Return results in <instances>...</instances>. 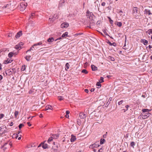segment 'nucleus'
<instances>
[{"mask_svg": "<svg viewBox=\"0 0 152 152\" xmlns=\"http://www.w3.org/2000/svg\"><path fill=\"white\" fill-rule=\"evenodd\" d=\"M143 113H142L141 115L139 116V118L141 116H142V118L143 119H145L149 117L151 115V113L149 112L150 111V110L147 109H144L142 110Z\"/></svg>", "mask_w": 152, "mask_h": 152, "instance_id": "f257e3e1", "label": "nucleus"}, {"mask_svg": "<svg viewBox=\"0 0 152 152\" xmlns=\"http://www.w3.org/2000/svg\"><path fill=\"white\" fill-rule=\"evenodd\" d=\"M86 16L87 18H89L90 19H92L93 14L91 12H90L88 10H87L86 12Z\"/></svg>", "mask_w": 152, "mask_h": 152, "instance_id": "f03ea898", "label": "nucleus"}, {"mask_svg": "<svg viewBox=\"0 0 152 152\" xmlns=\"http://www.w3.org/2000/svg\"><path fill=\"white\" fill-rule=\"evenodd\" d=\"M27 5V3H26V4L22 3L20 4V10L21 11H23L24 10Z\"/></svg>", "mask_w": 152, "mask_h": 152, "instance_id": "7ed1b4c3", "label": "nucleus"}, {"mask_svg": "<svg viewBox=\"0 0 152 152\" xmlns=\"http://www.w3.org/2000/svg\"><path fill=\"white\" fill-rule=\"evenodd\" d=\"M99 143H95L91 145L89 148H96L99 147Z\"/></svg>", "mask_w": 152, "mask_h": 152, "instance_id": "20e7f679", "label": "nucleus"}, {"mask_svg": "<svg viewBox=\"0 0 152 152\" xmlns=\"http://www.w3.org/2000/svg\"><path fill=\"white\" fill-rule=\"evenodd\" d=\"M86 115L83 113L81 112L79 114V116L81 119H85L86 117Z\"/></svg>", "mask_w": 152, "mask_h": 152, "instance_id": "39448f33", "label": "nucleus"}, {"mask_svg": "<svg viewBox=\"0 0 152 152\" xmlns=\"http://www.w3.org/2000/svg\"><path fill=\"white\" fill-rule=\"evenodd\" d=\"M23 43L22 42H20L18 44L16 45L15 46V48L17 49H20L21 48V47L23 46Z\"/></svg>", "mask_w": 152, "mask_h": 152, "instance_id": "423d86ee", "label": "nucleus"}, {"mask_svg": "<svg viewBox=\"0 0 152 152\" xmlns=\"http://www.w3.org/2000/svg\"><path fill=\"white\" fill-rule=\"evenodd\" d=\"M69 24L67 23H62L61 25V27L62 28H66L69 26Z\"/></svg>", "mask_w": 152, "mask_h": 152, "instance_id": "0eeeda50", "label": "nucleus"}, {"mask_svg": "<svg viewBox=\"0 0 152 152\" xmlns=\"http://www.w3.org/2000/svg\"><path fill=\"white\" fill-rule=\"evenodd\" d=\"M22 34V31H20L16 35L15 37L16 38H18Z\"/></svg>", "mask_w": 152, "mask_h": 152, "instance_id": "6e6552de", "label": "nucleus"}, {"mask_svg": "<svg viewBox=\"0 0 152 152\" xmlns=\"http://www.w3.org/2000/svg\"><path fill=\"white\" fill-rule=\"evenodd\" d=\"M53 109V108L52 106L49 105H48L45 107V110H52Z\"/></svg>", "mask_w": 152, "mask_h": 152, "instance_id": "1a4fd4ad", "label": "nucleus"}, {"mask_svg": "<svg viewBox=\"0 0 152 152\" xmlns=\"http://www.w3.org/2000/svg\"><path fill=\"white\" fill-rule=\"evenodd\" d=\"M12 72L10 69H8L5 71V74L6 75H11Z\"/></svg>", "mask_w": 152, "mask_h": 152, "instance_id": "9d476101", "label": "nucleus"}, {"mask_svg": "<svg viewBox=\"0 0 152 152\" xmlns=\"http://www.w3.org/2000/svg\"><path fill=\"white\" fill-rule=\"evenodd\" d=\"M76 137L73 134H72L71 135V138L70 139V141L71 142H74L76 140Z\"/></svg>", "mask_w": 152, "mask_h": 152, "instance_id": "9b49d317", "label": "nucleus"}, {"mask_svg": "<svg viewBox=\"0 0 152 152\" xmlns=\"http://www.w3.org/2000/svg\"><path fill=\"white\" fill-rule=\"evenodd\" d=\"M141 42L142 43H143L145 45H147L148 42L147 40H146L145 39H141Z\"/></svg>", "mask_w": 152, "mask_h": 152, "instance_id": "f8f14e48", "label": "nucleus"}, {"mask_svg": "<svg viewBox=\"0 0 152 152\" xmlns=\"http://www.w3.org/2000/svg\"><path fill=\"white\" fill-rule=\"evenodd\" d=\"M145 14H148L149 15H150L152 14L151 13L150 10L148 9H145L144 11Z\"/></svg>", "mask_w": 152, "mask_h": 152, "instance_id": "ddd939ff", "label": "nucleus"}, {"mask_svg": "<svg viewBox=\"0 0 152 152\" xmlns=\"http://www.w3.org/2000/svg\"><path fill=\"white\" fill-rule=\"evenodd\" d=\"M91 67L92 71H95L97 69V67L94 65H92Z\"/></svg>", "mask_w": 152, "mask_h": 152, "instance_id": "4468645a", "label": "nucleus"}, {"mask_svg": "<svg viewBox=\"0 0 152 152\" xmlns=\"http://www.w3.org/2000/svg\"><path fill=\"white\" fill-rule=\"evenodd\" d=\"M42 147L44 149H46L48 148V145L47 144L42 143Z\"/></svg>", "mask_w": 152, "mask_h": 152, "instance_id": "2eb2a0df", "label": "nucleus"}, {"mask_svg": "<svg viewBox=\"0 0 152 152\" xmlns=\"http://www.w3.org/2000/svg\"><path fill=\"white\" fill-rule=\"evenodd\" d=\"M54 40V39L53 37L49 38L47 40L49 42H52Z\"/></svg>", "mask_w": 152, "mask_h": 152, "instance_id": "dca6fc26", "label": "nucleus"}, {"mask_svg": "<svg viewBox=\"0 0 152 152\" xmlns=\"http://www.w3.org/2000/svg\"><path fill=\"white\" fill-rule=\"evenodd\" d=\"M12 61V60L11 59H7V60H6L4 62L5 64H7L9 63H11Z\"/></svg>", "mask_w": 152, "mask_h": 152, "instance_id": "f3484780", "label": "nucleus"}, {"mask_svg": "<svg viewBox=\"0 0 152 152\" xmlns=\"http://www.w3.org/2000/svg\"><path fill=\"white\" fill-rule=\"evenodd\" d=\"M31 57V56H26L25 57V58L27 61H29L30 60Z\"/></svg>", "mask_w": 152, "mask_h": 152, "instance_id": "a211bd4d", "label": "nucleus"}, {"mask_svg": "<svg viewBox=\"0 0 152 152\" xmlns=\"http://www.w3.org/2000/svg\"><path fill=\"white\" fill-rule=\"evenodd\" d=\"M146 33H148V34L150 35L152 34V29H149L146 31Z\"/></svg>", "mask_w": 152, "mask_h": 152, "instance_id": "6ab92c4d", "label": "nucleus"}, {"mask_svg": "<svg viewBox=\"0 0 152 152\" xmlns=\"http://www.w3.org/2000/svg\"><path fill=\"white\" fill-rule=\"evenodd\" d=\"M14 54V53L12 52H11L10 53L8 54V56L10 58H11Z\"/></svg>", "mask_w": 152, "mask_h": 152, "instance_id": "aec40b11", "label": "nucleus"}, {"mask_svg": "<svg viewBox=\"0 0 152 152\" xmlns=\"http://www.w3.org/2000/svg\"><path fill=\"white\" fill-rule=\"evenodd\" d=\"M65 66L66 68H65V69L66 70H67L68 69H69V64L68 63H66V64Z\"/></svg>", "mask_w": 152, "mask_h": 152, "instance_id": "412c9836", "label": "nucleus"}, {"mask_svg": "<svg viewBox=\"0 0 152 152\" xmlns=\"http://www.w3.org/2000/svg\"><path fill=\"white\" fill-rule=\"evenodd\" d=\"M53 140V137H51L50 138H49L48 140V143H50V142H51Z\"/></svg>", "mask_w": 152, "mask_h": 152, "instance_id": "4be33fe9", "label": "nucleus"}, {"mask_svg": "<svg viewBox=\"0 0 152 152\" xmlns=\"http://www.w3.org/2000/svg\"><path fill=\"white\" fill-rule=\"evenodd\" d=\"M68 34V32H66L62 34L61 37H64L65 36H67Z\"/></svg>", "mask_w": 152, "mask_h": 152, "instance_id": "5701e85b", "label": "nucleus"}, {"mask_svg": "<svg viewBox=\"0 0 152 152\" xmlns=\"http://www.w3.org/2000/svg\"><path fill=\"white\" fill-rule=\"evenodd\" d=\"M65 0H61V1H60L59 4L61 6H62L65 3Z\"/></svg>", "mask_w": 152, "mask_h": 152, "instance_id": "b1692460", "label": "nucleus"}, {"mask_svg": "<svg viewBox=\"0 0 152 152\" xmlns=\"http://www.w3.org/2000/svg\"><path fill=\"white\" fill-rule=\"evenodd\" d=\"M108 43L110 45H113L115 46L116 45V44L115 42L111 43L109 41Z\"/></svg>", "mask_w": 152, "mask_h": 152, "instance_id": "393cba45", "label": "nucleus"}, {"mask_svg": "<svg viewBox=\"0 0 152 152\" xmlns=\"http://www.w3.org/2000/svg\"><path fill=\"white\" fill-rule=\"evenodd\" d=\"M52 136L54 138L57 139L59 137V135L58 134H55L52 135Z\"/></svg>", "mask_w": 152, "mask_h": 152, "instance_id": "a878e982", "label": "nucleus"}, {"mask_svg": "<svg viewBox=\"0 0 152 152\" xmlns=\"http://www.w3.org/2000/svg\"><path fill=\"white\" fill-rule=\"evenodd\" d=\"M105 140L104 139H101L100 140V144L102 145L103 144L105 141Z\"/></svg>", "mask_w": 152, "mask_h": 152, "instance_id": "bb28decb", "label": "nucleus"}, {"mask_svg": "<svg viewBox=\"0 0 152 152\" xmlns=\"http://www.w3.org/2000/svg\"><path fill=\"white\" fill-rule=\"evenodd\" d=\"M137 7H134L133 10V14H134L135 13H137Z\"/></svg>", "mask_w": 152, "mask_h": 152, "instance_id": "cd10ccee", "label": "nucleus"}, {"mask_svg": "<svg viewBox=\"0 0 152 152\" xmlns=\"http://www.w3.org/2000/svg\"><path fill=\"white\" fill-rule=\"evenodd\" d=\"M26 69V66L25 65H23L21 70L22 71H23Z\"/></svg>", "mask_w": 152, "mask_h": 152, "instance_id": "c85d7f7f", "label": "nucleus"}, {"mask_svg": "<svg viewBox=\"0 0 152 152\" xmlns=\"http://www.w3.org/2000/svg\"><path fill=\"white\" fill-rule=\"evenodd\" d=\"M14 33L12 34V33H10L9 34L8 36V37H12L14 36Z\"/></svg>", "mask_w": 152, "mask_h": 152, "instance_id": "c756f323", "label": "nucleus"}, {"mask_svg": "<svg viewBox=\"0 0 152 152\" xmlns=\"http://www.w3.org/2000/svg\"><path fill=\"white\" fill-rule=\"evenodd\" d=\"M135 145V143L134 142H131L130 145L133 147V148H134V146Z\"/></svg>", "mask_w": 152, "mask_h": 152, "instance_id": "7c9ffc66", "label": "nucleus"}, {"mask_svg": "<svg viewBox=\"0 0 152 152\" xmlns=\"http://www.w3.org/2000/svg\"><path fill=\"white\" fill-rule=\"evenodd\" d=\"M116 24L119 27H121L122 26V23L121 22H117V24Z\"/></svg>", "mask_w": 152, "mask_h": 152, "instance_id": "2f4dec72", "label": "nucleus"}, {"mask_svg": "<svg viewBox=\"0 0 152 152\" xmlns=\"http://www.w3.org/2000/svg\"><path fill=\"white\" fill-rule=\"evenodd\" d=\"M42 42H39L38 43H37L36 44H34V45H36V46L37 45H42Z\"/></svg>", "mask_w": 152, "mask_h": 152, "instance_id": "473e14b6", "label": "nucleus"}, {"mask_svg": "<svg viewBox=\"0 0 152 152\" xmlns=\"http://www.w3.org/2000/svg\"><path fill=\"white\" fill-rule=\"evenodd\" d=\"M18 113H19V112L18 111H16L15 112V113H14V115H15V118H16L17 117V115H18Z\"/></svg>", "mask_w": 152, "mask_h": 152, "instance_id": "72a5a7b5", "label": "nucleus"}, {"mask_svg": "<svg viewBox=\"0 0 152 152\" xmlns=\"http://www.w3.org/2000/svg\"><path fill=\"white\" fill-rule=\"evenodd\" d=\"M82 72L86 74L88 73V72L85 69H83L82 71Z\"/></svg>", "mask_w": 152, "mask_h": 152, "instance_id": "f704fd0d", "label": "nucleus"}, {"mask_svg": "<svg viewBox=\"0 0 152 152\" xmlns=\"http://www.w3.org/2000/svg\"><path fill=\"white\" fill-rule=\"evenodd\" d=\"M99 81L101 83L103 82H104V78L102 77H101L100 80H99Z\"/></svg>", "mask_w": 152, "mask_h": 152, "instance_id": "c9c22d12", "label": "nucleus"}, {"mask_svg": "<svg viewBox=\"0 0 152 152\" xmlns=\"http://www.w3.org/2000/svg\"><path fill=\"white\" fill-rule=\"evenodd\" d=\"M108 20L111 24H112L113 23V21L112 20L110 17H108Z\"/></svg>", "mask_w": 152, "mask_h": 152, "instance_id": "e433bc0d", "label": "nucleus"}, {"mask_svg": "<svg viewBox=\"0 0 152 152\" xmlns=\"http://www.w3.org/2000/svg\"><path fill=\"white\" fill-rule=\"evenodd\" d=\"M83 34L82 33H77V34H75L74 35V36H75V37H77V36H78V35H82Z\"/></svg>", "mask_w": 152, "mask_h": 152, "instance_id": "4c0bfd02", "label": "nucleus"}, {"mask_svg": "<svg viewBox=\"0 0 152 152\" xmlns=\"http://www.w3.org/2000/svg\"><path fill=\"white\" fill-rule=\"evenodd\" d=\"M53 17V20H54L55 19L58 18V17H57V14L54 15Z\"/></svg>", "mask_w": 152, "mask_h": 152, "instance_id": "58836bf2", "label": "nucleus"}, {"mask_svg": "<svg viewBox=\"0 0 152 152\" xmlns=\"http://www.w3.org/2000/svg\"><path fill=\"white\" fill-rule=\"evenodd\" d=\"M109 59L111 61H114L115 60L114 58L110 56L109 57Z\"/></svg>", "mask_w": 152, "mask_h": 152, "instance_id": "ea45409f", "label": "nucleus"}, {"mask_svg": "<svg viewBox=\"0 0 152 152\" xmlns=\"http://www.w3.org/2000/svg\"><path fill=\"white\" fill-rule=\"evenodd\" d=\"M24 126V124H20L19 125L18 127H19V129H20L22 127V126Z\"/></svg>", "mask_w": 152, "mask_h": 152, "instance_id": "a19ab883", "label": "nucleus"}, {"mask_svg": "<svg viewBox=\"0 0 152 152\" xmlns=\"http://www.w3.org/2000/svg\"><path fill=\"white\" fill-rule=\"evenodd\" d=\"M99 82H97L96 83V86L100 87L101 86V84Z\"/></svg>", "mask_w": 152, "mask_h": 152, "instance_id": "79ce46f5", "label": "nucleus"}, {"mask_svg": "<svg viewBox=\"0 0 152 152\" xmlns=\"http://www.w3.org/2000/svg\"><path fill=\"white\" fill-rule=\"evenodd\" d=\"M129 107V106L127 105L125 106V107L126 108V109H124V112H125L126 111H127L128 110V108Z\"/></svg>", "mask_w": 152, "mask_h": 152, "instance_id": "37998d69", "label": "nucleus"}, {"mask_svg": "<svg viewBox=\"0 0 152 152\" xmlns=\"http://www.w3.org/2000/svg\"><path fill=\"white\" fill-rule=\"evenodd\" d=\"M58 99L60 100L61 101L63 99V97L62 96H60L58 97Z\"/></svg>", "mask_w": 152, "mask_h": 152, "instance_id": "c03bdc74", "label": "nucleus"}, {"mask_svg": "<svg viewBox=\"0 0 152 152\" xmlns=\"http://www.w3.org/2000/svg\"><path fill=\"white\" fill-rule=\"evenodd\" d=\"M4 116V115L3 114H0V119L3 118Z\"/></svg>", "mask_w": 152, "mask_h": 152, "instance_id": "a18cd8bd", "label": "nucleus"}, {"mask_svg": "<svg viewBox=\"0 0 152 152\" xmlns=\"http://www.w3.org/2000/svg\"><path fill=\"white\" fill-rule=\"evenodd\" d=\"M124 102L123 100H121L120 101L118 102V105H120V104H121L123 102Z\"/></svg>", "mask_w": 152, "mask_h": 152, "instance_id": "49530a36", "label": "nucleus"}, {"mask_svg": "<svg viewBox=\"0 0 152 152\" xmlns=\"http://www.w3.org/2000/svg\"><path fill=\"white\" fill-rule=\"evenodd\" d=\"M49 19L51 21L53 22L54 20H53V17L52 18H50Z\"/></svg>", "mask_w": 152, "mask_h": 152, "instance_id": "de8ad7c7", "label": "nucleus"}, {"mask_svg": "<svg viewBox=\"0 0 152 152\" xmlns=\"http://www.w3.org/2000/svg\"><path fill=\"white\" fill-rule=\"evenodd\" d=\"M104 34L107 36H109V35L106 32V31L105 30H104Z\"/></svg>", "mask_w": 152, "mask_h": 152, "instance_id": "09e8293b", "label": "nucleus"}, {"mask_svg": "<svg viewBox=\"0 0 152 152\" xmlns=\"http://www.w3.org/2000/svg\"><path fill=\"white\" fill-rule=\"evenodd\" d=\"M34 13H32L31 14V15L30 16V18H32V17L34 16Z\"/></svg>", "mask_w": 152, "mask_h": 152, "instance_id": "8fccbe9b", "label": "nucleus"}, {"mask_svg": "<svg viewBox=\"0 0 152 152\" xmlns=\"http://www.w3.org/2000/svg\"><path fill=\"white\" fill-rule=\"evenodd\" d=\"M31 50H33V49H32V47H31L29 50H28L27 51H26V53H27L28 52V51H30Z\"/></svg>", "mask_w": 152, "mask_h": 152, "instance_id": "3c124183", "label": "nucleus"}, {"mask_svg": "<svg viewBox=\"0 0 152 152\" xmlns=\"http://www.w3.org/2000/svg\"><path fill=\"white\" fill-rule=\"evenodd\" d=\"M84 91H85L86 93H88V92H89L88 90V89H85L84 90Z\"/></svg>", "mask_w": 152, "mask_h": 152, "instance_id": "603ef678", "label": "nucleus"}, {"mask_svg": "<svg viewBox=\"0 0 152 152\" xmlns=\"http://www.w3.org/2000/svg\"><path fill=\"white\" fill-rule=\"evenodd\" d=\"M94 90H95L94 88H92L91 89L90 91L91 92H93L94 91Z\"/></svg>", "mask_w": 152, "mask_h": 152, "instance_id": "864d4df0", "label": "nucleus"}, {"mask_svg": "<svg viewBox=\"0 0 152 152\" xmlns=\"http://www.w3.org/2000/svg\"><path fill=\"white\" fill-rule=\"evenodd\" d=\"M34 117V116H32V117H28V119H29L30 120H31V119L32 118H33V117Z\"/></svg>", "mask_w": 152, "mask_h": 152, "instance_id": "5fc2aeb1", "label": "nucleus"}, {"mask_svg": "<svg viewBox=\"0 0 152 152\" xmlns=\"http://www.w3.org/2000/svg\"><path fill=\"white\" fill-rule=\"evenodd\" d=\"M105 4V3L104 2H103L102 3V4H101V5L102 6H104Z\"/></svg>", "mask_w": 152, "mask_h": 152, "instance_id": "6e6d98bb", "label": "nucleus"}, {"mask_svg": "<svg viewBox=\"0 0 152 152\" xmlns=\"http://www.w3.org/2000/svg\"><path fill=\"white\" fill-rule=\"evenodd\" d=\"M66 114H68H68H69V113H70V112H69V111H68V110H66Z\"/></svg>", "mask_w": 152, "mask_h": 152, "instance_id": "4d7b16f0", "label": "nucleus"}, {"mask_svg": "<svg viewBox=\"0 0 152 152\" xmlns=\"http://www.w3.org/2000/svg\"><path fill=\"white\" fill-rule=\"evenodd\" d=\"M13 123L12 122H11L10 123L9 125L10 126H13Z\"/></svg>", "mask_w": 152, "mask_h": 152, "instance_id": "13d9d810", "label": "nucleus"}, {"mask_svg": "<svg viewBox=\"0 0 152 152\" xmlns=\"http://www.w3.org/2000/svg\"><path fill=\"white\" fill-rule=\"evenodd\" d=\"M4 132H2L1 129H0V134H3Z\"/></svg>", "mask_w": 152, "mask_h": 152, "instance_id": "bf43d9fd", "label": "nucleus"}, {"mask_svg": "<svg viewBox=\"0 0 152 152\" xmlns=\"http://www.w3.org/2000/svg\"><path fill=\"white\" fill-rule=\"evenodd\" d=\"M39 117L40 118H41L43 117V115L42 114H40Z\"/></svg>", "mask_w": 152, "mask_h": 152, "instance_id": "052dcab7", "label": "nucleus"}, {"mask_svg": "<svg viewBox=\"0 0 152 152\" xmlns=\"http://www.w3.org/2000/svg\"><path fill=\"white\" fill-rule=\"evenodd\" d=\"M77 123L79 125H80L81 124V122H79L78 121H77Z\"/></svg>", "mask_w": 152, "mask_h": 152, "instance_id": "680f3d73", "label": "nucleus"}, {"mask_svg": "<svg viewBox=\"0 0 152 152\" xmlns=\"http://www.w3.org/2000/svg\"><path fill=\"white\" fill-rule=\"evenodd\" d=\"M27 124H28V125L29 126H31V124H30V122H27Z\"/></svg>", "mask_w": 152, "mask_h": 152, "instance_id": "e2e57ef3", "label": "nucleus"}, {"mask_svg": "<svg viewBox=\"0 0 152 152\" xmlns=\"http://www.w3.org/2000/svg\"><path fill=\"white\" fill-rule=\"evenodd\" d=\"M2 78H3L2 76L1 75H0V80H1L2 79Z\"/></svg>", "mask_w": 152, "mask_h": 152, "instance_id": "0e129e2a", "label": "nucleus"}, {"mask_svg": "<svg viewBox=\"0 0 152 152\" xmlns=\"http://www.w3.org/2000/svg\"><path fill=\"white\" fill-rule=\"evenodd\" d=\"M61 39V37H60L56 39L55 40V41H56L57 40H59Z\"/></svg>", "mask_w": 152, "mask_h": 152, "instance_id": "69168bd1", "label": "nucleus"}, {"mask_svg": "<svg viewBox=\"0 0 152 152\" xmlns=\"http://www.w3.org/2000/svg\"><path fill=\"white\" fill-rule=\"evenodd\" d=\"M65 117L66 118H68L69 117V115H68V114H66V115H65Z\"/></svg>", "mask_w": 152, "mask_h": 152, "instance_id": "338daca9", "label": "nucleus"}, {"mask_svg": "<svg viewBox=\"0 0 152 152\" xmlns=\"http://www.w3.org/2000/svg\"><path fill=\"white\" fill-rule=\"evenodd\" d=\"M42 143H41V144H39L38 147H40V146H42Z\"/></svg>", "mask_w": 152, "mask_h": 152, "instance_id": "774afa93", "label": "nucleus"}]
</instances>
